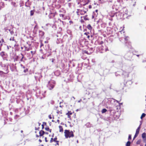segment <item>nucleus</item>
I'll use <instances>...</instances> for the list:
<instances>
[{
  "label": "nucleus",
  "mask_w": 146,
  "mask_h": 146,
  "mask_svg": "<svg viewBox=\"0 0 146 146\" xmlns=\"http://www.w3.org/2000/svg\"><path fill=\"white\" fill-rule=\"evenodd\" d=\"M88 4V3H86V4H84L83 5H84V6H85V5H86V4Z\"/></svg>",
  "instance_id": "55"
},
{
  "label": "nucleus",
  "mask_w": 146,
  "mask_h": 146,
  "mask_svg": "<svg viewBox=\"0 0 146 146\" xmlns=\"http://www.w3.org/2000/svg\"><path fill=\"white\" fill-rule=\"evenodd\" d=\"M128 37H126L125 38V39L126 41H127L128 40Z\"/></svg>",
  "instance_id": "33"
},
{
  "label": "nucleus",
  "mask_w": 146,
  "mask_h": 146,
  "mask_svg": "<svg viewBox=\"0 0 146 146\" xmlns=\"http://www.w3.org/2000/svg\"><path fill=\"white\" fill-rule=\"evenodd\" d=\"M10 119V121H11V120H12V119H11V118H10V119Z\"/></svg>",
  "instance_id": "64"
},
{
  "label": "nucleus",
  "mask_w": 146,
  "mask_h": 146,
  "mask_svg": "<svg viewBox=\"0 0 146 146\" xmlns=\"http://www.w3.org/2000/svg\"><path fill=\"white\" fill-rule=\"evenodd\" d=\"M120 101H114V104L115 106L116 107L120 106L122 104V103H120L119 102Z\"/></svg>",
  "instance_id": "3"
},
{
  "label": "nucleus",
  "mask_w": 146,
  "mask_h": 146,
  "mask_svg": "<svg viewBox=\"0 0 146 146\" xmlns=\"http://www.w3.org/2000/svg\"><path fill=\"white\" fill-rule=\"evenodd\" d=\"M145 114L144 113H142L141 117V118L142 119L145 116Z\"/></svg>",
  "instance_id": "14"
},
{
  "label": "nucleus",
  "mask_w": 146,
  "mask_h": 146,
  "mask_svg": "<svg viewBox=\"0 0 146 146\" xmlns=\"http://www.w3.org/2000/svg\"><path fill=\"white\" fill-rule=\"evenodd\" d=\"M44 34V33L41 31H39V35L41 36H42Z\"/></svg>",
  "instance_id": "6"
},
{
  "label": "nucleus",
  "mask_w": 146,
  "mask_h": 146,
  "mask_svg": "<svg viewBox=\"0 0 146 146\" xmlns=\"http://www.w3.org/2000/svg\"><path fill=\"white\" fill-rule=\"evenodd\" d=\"M34 29H37V25H36L35 26V27H34Z\"/></svg>",
  "instance_id": "28"
},
{
  "label": "nucleus",
  "mask_w": 146,
  "mask_h": 146,
  "mask_svg": "<svg viewBox=\"0 0 146 146\" xmlns=\"http://www.w3.org/2000/svg\"><path fill=\"white\" fill-rule=\"evenodd\" d=\"M52 62H54V59L53 58H52Z\"/></svg>",
  "instance_id": "44"
},
{
  "label": "nucleus",
  "mask_w": 146,
  "mask_h": 146,
  "mask_svg": "<svg viewBox=\"0 0 146 146\" xmlns=\"http://www.w3.org/2000/svg\"><path fill=\"white\" fill-rule=\"evenodd\" d=\"M11 46H7V49L8 50H9V48H11Z\"/></svg>",
  "instance_id": "39"
},
{
  "label": "nucleus",
  "mask_w": 146,
  "mask_h": 146,
  "mask_svg": "<svg viewBox=\"0 0 146 146\" xmlns=\"http://www.w3.org/2000/svg\"><path fill=\"white\" fill-rule=\"evenodd\" d=\"M17 116V115H15V117H16V116Z\"/></svg>",
  "instance_id": "63"
},
{
  "label": "nucleus",
  "mask_w": 146,
  "mask_h": 146,
  "mask_svg": "<svg viewBox=\"0 0 146 146\" xmlns=\"http://www.w3.org/2000/svg\"><path fill=\"white\" fill-rule=\"evenodd\" d=\"M38 125H39V126H40V124H41L40 123H39V122H38Z\"/></svg>",
  "instance_id": "51"
},
{
  "label": "nucleus",
  "mask_w": 146,
  "mask_h": 146,
  "mask_svg": "<svg viewBox=\"0 0 146 146\" xmlns=\"http://www.w3.org/2000/svg\"><path fill=\"white\" fill-rule=\"evenodd\" d=\"M146 136V134L145 133H143L142 134V137L144 139L145 138Z\"/></svg>",
  "instance_id": "8"
},
{
  "label": "nucleus",
  "mask_w": 146,
  "mask_h": 146,
  "mask_svg": "<svg viewBox=\"0 0 146 146\" xmlns=\"http://www.w3.org/2000/svg\"><path fill=\"white\" fill-rule=\"evenodd\" d=\"M45 141L46 142H48V141L47 140V138L46 137H45Z\"/></svg>",
  "instance_id": "37"
},
{
  "label": "nucleus",
  "mask_w": 146,
  "mask_h": 146,
  "mask_svg": "<svg viewBox=\"0 0 146 146\" xmlns=\"http://www.w3.org/2000/svg\"><path fill=\"white\" fill-rule=\"evenodd\" d=\"M140 125L139 126V127H138L137 129H138V130H140Z\"/></svg>",
  "instance_id": "43"
},
{
  "label": "nucleus",
  "mask_w": 146,
  "mask_h": 146,
  "mask_svg": "<svg viewBox=\"0 0 146 146\" xmlns=\"http://www.w3.org/2000/svg\"><path fill=\"white\" fill-rule=\"evenodd\" d=\"M0 46H2L3 45V43L1 42V41H0Z\"/></svg>",
  "instance_id": "34"
},
{
  "label": "nucleus",
  "mask_w": 146,
  "mask_h": 146,
  "mask_svg": "<svg viewBox=\"0 0 146 146\" xmlns=\"http://www.w3.org/2000/svg\"><path fill=\"white\" fill-rule=\"evenodd\" d=\"M4 73V72L1 71H0V74H2Z\"/></svg>",
  "instance_id": "31"
},
{
  "label": "nucleus",
  "mask_w": 146,
  "mask_h": 146,
  "mask_svg": "<svg viewBox=\"0 0 146 146\" xmlns=\"http://www.w3.org/2000/svg\"><path fill=\"white\" fill-rule=\"evenodd\" d=\"M59 131L60 132H62L63 131V129L62 127V126L60 125L59 126Z\"/></svg>",
  "instance_id": "7"
},
{
  "label": "nucleus",
  "mask_w": 146,
  "mask_h": 146,
  "mask_svg": "<svg viewBox=\"0 0 146 146\" xmlns=\"http://www.w3.org/2000/svg\"><path fill=\"white\" fill-rule=\"evenodd\" d=\"M58 142H59V141H56V142L57 143L56 144H57L58 145Z\"/></svg>",
  "instance_id": "47"
},
{
  "label": "nucleus",
  "mask_w": 146,
  "mask_h": 146,
  "mask_svg": "<svg viewBox=\"0 0 146 146\" xmlns=\"http://www.w3.org/2000/svg\"><path fill=\"white\" fill-rule=\"evenodd\" d=\"M80 14L83 15L86 12V11L83 10H80Z\"/></svg>",
  "instance_id": "4"
},
{
  "label": "nucleus",
  "mask_w": 146,
  "mask_h": 146,
  "mask_svg": "<svg viewBox=\"0 0 146 146\" xmlns=\"http://www.w3.org/2000/svg\"><path fill=\"white\" fill-rule=\"evenodd\" d=\"M48 117L50 119H52V117L50 115H48Z\"/></svg>",
  "instance_id": "30"
},
{
  "label": "nucleus",
  "mask_w": 146,
  "mask_h": 146,
  "mask_svg": "<svg viewBox=\"0 0 146 146\" xmlns=\"http://www.w3.org/2000/svg\"><path fill=\"white\" fill-rule=\"evenodd\" d=\"M12 4L13 6L15 7H16V5H16L15 3L14 2H12Z\"/></svg>",
  "instance_id": "20"
},
{
  "label": "nucleus",
  "mask_w": 146,
  "mask_h": 146,
  "mask_svg": "<svg viewBox=\"0 0 146 146\" xmlns=\"http://www.w3.org/2000/svg\"><path fill=\"white\" fill-rule=\"evenodd\" d=\"M108 100L109 101H110V100H111V98H109V100Z\"/></svg>",
  "instance_id": "60"
},
{
  "label": "nucleus",
  "mask_w": 146,
  "mask_h": 146,
  "mask_svg": "<svg viewBox=\"0 0 146 146\" xmlns=\"http://www.w3.org/2000/svg\"><path fill=\"white\" fill-rule=\"evenodd\" d=\"M138 135L135 133L133 137V139H134Z\"/></svg>",
  "instance_id": "24"
},
{
  "label": "nucleus",
  "mask_w": 146,
  "mask_h": 146,
  "mask_svg": "<svg viewBox=\"0 0 146 146\" xmlns=\"http://www.w3.org/2000/svg\"><path fill=\"white\" fill-rule=\"evenodd\" d=\"M90 36H89V35H88V36L87 37H88V38H90Z\"/></svg>",
  "instance_id": "53"
},
{
  "label": "nucleus",
  "mask_w": 146,
  "mask_h": 146,
  "mask_svg": "<svg viewBox=\"0 0 146 146\" xmlns=\"http://www.w3.org/2000/svg\"><path fill=\"white\" fill-rule=\"evenodd\" d=\"M72 113H70L69 112H68V113H67L66 115H68V117H69L70 116V115H71Z\"/></svg>",
  "instance_id": "15"
},
{
  "label": "nucleus",
  "mask_w": 146,
  "mask_h": 146,
  "mask_svg": "<svg viewBox=\"0 0 146 146\" xmlns=\"http://www.w3.org/2000/svg\"><path fill=\"white\" fill-rule=\"evenodd\" d=\"M10 40H13V41H14V40H14V38L13 37V38H10Z\"/></svg>",
  "instance_id": "32"
},
{
  "label": "nucleus",
  "mask_w": 146,
  "mask_h": 146,
  "mask_svg": "<svg viewBox=\"0 0 146 146\" xmlns=\"http://www.w3.org/2000/svg\"><path fill=\"white\" fill-rule=\"evenodd\" d=\"M39 141L40 142H42V140L40 139H39Z\"/></svg>",
  "instance_id": "49"
},
{
  "label": "nucleus",
  "mask_w": 146,
  "mask_h": 146,
  "mask_svg": "<svg viewBox=\"0 0 146 146\" xmlns=\"http://www.w3.org/2000/svg\"><path fill=\"white\" fill-rule=\"evenodd\" d=\"M45 129L47 131H49V128L48 127H45Z\"/></svg>",
  "instance_id": "22"
},
{
  "label": "nucleus",
  "mask_w": 146,
  "mask_h": 146,
  "mask_svg": "<svg viewBox=\"0 0 146 146\" xmlns=\"http://www.w3.org/2000/svg\"><path fill=\"white\" fill-rule=\"evenodd\" d=\"M92 7V6L91 5H90L89 6V9H91Z\"/></svg>",
  "instance_id": "40"
},
{
  "label": "nucleus",
  "mask_w": 146,
  "mask_h": 146,
  "mask_svg": "<svg viewBox=\"0 0 146 146\" xmlns=\"http://www.w3.org/2000/svg\"><path fill=\"white\" fill-rule=\"evenodd\" d=\"M31 52L32 55L34 54L35 53V52L33 51H31Z\"/></svg>",
  "instance_id": "26"
},
{
  "label": "nucleus",
  "mask_w": 146,
  "mask_h": 146,
  "mask_svg": "<svg viewBox=\"0 0 146 146\" xmlns=\"http://www.w3.org/2000/svg\"><path fill=\"white\" fill-rule=\"evenodd\" d=\"M57 121L58 123H59V120H58H58H57Z\"/></svg>",
  "instance_id": "54"
},
{
  "label": "nucleus",
  "mask_w": 146,
  "mask_h": 146,
  "mask_svg": "<svg viewBox=\"0 0 146 146\" xmlns=\"http://www.w3.org/2000/svg\"><path fill=\"white\" fill-rule=\"evenodd\" d=\"M60 112V111H59L58 110H57V113L58 114Z\"/></svg>",
  "instance_id": "48"
},
{
  "label": "nucleus",
  "mask_w": 146,
  "mask_h": 146,
  "mask_svg": "<svg viewBox=\"0 0 146 146\" xmlns=\"http://www.w3.org/2000/svg\"><path fill=\"white\" fill-rule=\"evenodd\" d=\"M9 31L10 32V33L11 35H13V34L14 32L13 31H11L10 29L9 30Z\"/></svg>",
  "instance_id": "21"
},
{
  "label": "nucleus",
  "mask_w": 146,
  "mask_h": 146,
  "mask_svg": "<svg viewBox=\"0 0 146 146\" xmlns=\"http://www.w3.org/2000/svg\"><path fill=\"white\" fill-rule=\"evenodd\" d=\"M60 17H64V15L62 14H60Z\"/></svg>",
  "instance_id": "29"
},
{
  "label": "nucleus",
  "mask_w": 146,
  "mask_h": 146,
  "mask_svg": "<svg viewBox=\"0 0 146 146\" xmlns=\"http://www.w3.org/2000/svg\"><path fill=\"white\" fill-rule=\"evenodd\" d=\"M53 141L54 142H56V140H57V138L55 137V138L54 139H53Z\"/></svg>",
  "instance_id": "25"
},
{
  "label": "nucleus",
  "mask_w": 146,
  "mask_h": 146,
  "mask_svg": "<svg viewBox=\"0 0 146 146\" xmlns=\"http://www.w3.org/2000/svg\"><path fill=\"white\" fill-rule=\"evenodd\" d=\"M42 129H43L44 128V125L43 124H42Z\"/></svg>",
  "instance_id": "42"
},
{
  "label": "nucleus",
  "mask_w": 146,
  "mask_h": 146,
  "mask_svg": "<svg viewBox=\"0 0 146 146\" xmlns=\"http://www.w3.org/2000/svg\"><path fill=\"white\" fill-rule=\"evenodd\" d=\"M53 141V139L52 138L50 141V142L51 143Z\"/></svg>",
  "instance_id": "27"
},
{
  "label": "nucleus",
  "mask_w": 146,
  "mask_h": 146,
  "mask_svg": "<svg viewBox=\"0 0 146 146\" xmlns=\"http://www.w3.org/2000/svg\"><path fill=\"white\" fill-rule=\"evenodd\" d=\"M130 142L129 141L127 142L126 144V146H130Z\"/></svg>",
  "instance_id": "12"
},
{
  "label": "nucleus",
  "mask_w": 146,
  "mask_h": 146,
  "mask_svg": "<svg viewBox=\"0 0 146 146\" xmlns=\"http://www.w3.org/2000/svg\"><path fill=\"white\" fill-rule=\"evenodd\" d=\"M45 133L46 134H48V132H45Z\"/></svg>",
  "instance_id": "57"
},
{
  "label": "nucleus",
  "mask_w": 146,
  "mask_h": 146,
  "mask_svg": "<svg viewBox=\"0 0 146 146\" xmlns=\"http://www.w3.org/2000/svg\"><path fill=\"white\" fill-rule=\"evenodd\" d=\"M27 69H26V70H24V72H25V73L27 72Z\"/></svg>",
  "instance_id": "38"
},
{
  "label": "nucleus",
  "mask_w": 146,
  "mask_h": 146,
  "mask_svg": "<svg viewBox=\"0 0 146 146\" xmlns=\"http://www.w3.org/2000/svg\"><path fill=\"white\" fill-rule=\"evenodd\" d=\"M55 84V82L54 80H51L48 81L47 87L50 90H51L54 88Z\"/></svg>",
  "instance_id": "2"
},
{
  "label": "nucleus",
  "mask_w": 146,
  "mask_h": 146,
  "mask_svg": "<svg viewBox=\"0 0 146 146\" xmlns=\"http://www.w3.org/2000/svg\"><path fill=\"white\" fill-rule=\"evenodd\" d=\"M36 137H39V136L38 135H36Z\"/></svg>",
  "instance_id": "50"
},
{
  "label": "nucleus",
  "mask_w": 146,
  "mask_h": 146,
  "mask_svg": "<svg viewBox=\"0 0 146 146\" xmlns=\"http://www.w3.org/2000/svg\"><path fill=\"white\" fill-rule=\"evenodd\" d=\"M141 142V139H139L136 142V144L137 145L139 144Z\"/></svg>",
  "instance_id": "13"
},
{
  "label": "nucleus",
  "mask_w": 146,
  "mask_h": 146,
  "mask_svg": "<svg viewBox=\"0 0 146 146\" xmlns=\"http://www.w3.org/2000/svg\"><path fill=\"white\" fill-rule=\"evenodd\" d=\"M34 12H35V11L34 10H31L30 11V16H33L34 15Z\"/></svg>",
  "instance_id": "9"
},
{
  "label": "nucleus",
  "mask_w": 146,
  "mask_h": 146,
  "mask_svg": "<svg viewBox=\"0 0 146 146\" xmlns=\"http://www.w3.org/2000/svg\"><path fill=\"white\" fill-rule=\"evenodd\" d=\"M139 55H137V56H138V57H139Z\"/></svg>",
  "instance_id": "62"
},
{
  "label": "nucleus",
  "mask_w": 146,
  "mask_h": 146,
  "mask_svg": "<svg viewBox=\"0 0 146 146\" xmlns=\"http://www.w3.org/2000/svg\"><path fill=\"white\" fill-rule=\"evenodd\" d=\"M75 99V98L74 97H72L71 98V100H74Z\"/></svg>",
  "instance_id": "35"
},
{
  "label": "nucleus",
  "mask_w": 146,
  "mask_h": 146,
  "mask_svg": "<svg viewBox=\"0 0 146 146\" xmlns=\"http://www.w3.org/2000/svg\"><path fill=\"white\" fill-rule=\"evenodd\" d=\"M131 135H129V137H128V140L131 139Z\"/></svg>",
  "instance_id": "23"
},
{
  "label": "nucleus",
  "mask_w": 146,
  "mask_h": 146,
  "mask_svg": "<svg viewBox=\"0 0 146 146\" xmlns=\"http://www.w3.org/2000/svg\"><path fill=\"white\" fill-rule=\"evenodd\" d=\"M43 46V44L42 43H41V44H40V46Z\"/></svg>",
  "instance_id": "45"
},
{
  "label": "nucleus",
  "mask_w": 146,
  "mask_h": 146,
  "mask_svg": "<svg viewBox=\"0 0 146 146\" xmlns=\"http://www.w3.org/2000/svg\"><path fill=\"white\" fill-rule=\"evenodd\" d=\"M39 133L40 134L39 136H41L45 133V132L43 130H41L39 131Z\"/></svg>",
  "instance_id": "5"
},
{
  "label": "nucleus",
  "mask_w": 146,
  "mask_h": 146,
  "mask_svg": "<svg viewBox=\"0 0 146 146\" xmlns=\"http://www.w3.org/2000/svg\"><path fill=\"white\" fill-rule=\"evenodd\" d=\"M139 130H138V129H137L135 133L136 134L138 135L139 132Z\"/></svg>",
  "instance_id": "19"
},
{
  "label": "nucleus",
  "mask_w": 146,
  "mask_h": 146,
  "mask_svg": "<svg viewBox=\"0 0 146 146\" xmlns=\"http://www.w3.org/2000/svg\"><path fill=\"white\" fill-rule=\"evenodd\" d=\"M49 131H50V132H51V129H50H50H49Z\"/></svg>",
  "instance_id": "59"
},
{
  "label": "nucleus",
  "mask_w": 146,
  "mask_h": 146,
  "mask_svg": "<svg viewBox=\"0 0 146 146\" xmlns=\"http://www.w3.org/2000/svg\"><path fill=\"white\" fill-rule=\"evenodd\" d=\"M21 55H22V57L21 58V59L20 61L21 62L23 61V59L24 58V56H23V54H21Z\"/></svg>",
  "instance_id": "17"
},
{
  "label": "nucleus",
  "mask_w": 146,
  "mask_h": 146,
  "mask_svg": "<svg viewBox=\"0 0 146 146\" xmlns=\"http://www.w3.org/2000/svg\"><path fill=\"white\" fill-rule=\"evenodd\" d=\"M79 110L78 109H77L76 110V111H78Z\"/></svg>",
  "instance_id": "58"
},
{
  "label": "nucleus",
  "mask_w": 146,
  "mask_h": 146,
  "mask_svg": "<svg viewBox=\"0 0 146 146\" xmlns=\"http://www.w3.org/2000/svg\"><path fill=\"white\" fill-rule=\"evenodd\" d=\"M64 133L65 137L66 138L68 137H72L74 136L73 132L72 131H70L69 130H65Z\"/></svg>",
  "instance_id": "1"
},
{
  "label": "nucleus",
  "mask_w": 146,
  "mask_h": 146,
  "mask_svg": "<svg viewBox=\"0 0 146 146\" xmlns=\"http://www.w3.org/2000/svg\"><path fill=\"white\" fill-rule=\"evenodd\" d=\"M1 42L3 43V42H4V39L3 38L1 39Z\"/></svg>",
  "instance_id": "41"
},
{
  "label": "nucleus",
  "mask_w": 146,
  "mask_h": 146,
  "mask_svg": "<svg viewBox=\"0 0 146 146\" xmlns=\"http://www.w3.org/2000/svg\"><path fill=\"white\" fill-rule=\"evenodd\" d=\"M107 111V110L105 108L103 109L102 111V113H105Z\"/></svg>",
  "instance_id": "10"
},
{
  "label": "nucleus",
  "mask_w": 146,
  "mask_h": 146,
  "mask_svg": "<svg viewBox=\"0 0 146 146\" xmlns=\"http://www.w3.org/2000/svg\"><path fill=\"white\" fill-rule=\"evenodd\" d=\"M110 101H109L108 102H107V104H106V106H107V105H107V103H108V104H109L110 103Z\"/></svg>",
  "instance_id": "46"
},
{
  "label": "nucleus",
  "mask_w": 146,
  "mask_h": 146,
  "mask_svg": "<svg viewBox=\"0 0 146 146\" xmlns=\"http://www.w3.org/2000/svg\"><path fill=\"white\" fill-rule=\"evenodd\" d=\"M89 33H84V34L86 35H87Z\"/></svg>",
  "instance_id": "36"
},
{
  "label": "nucleus",
  "mask_w": 146,
  "mask_h": 146,
  "mask_svg": "<svg viewBox=\"0 0 146 146\" xmlns=\"http://www.w3.org/2000/svg\"><path fill=\"white\" fill-rule=\"evenodd\" d=\"M21 133H23V130H21Z\"/></svg>",
  "instance_id": "61"
},
{
  "label": "nucleus",
  "mask_w": 146,
  "mask_h": 146,
  "mask_svg": "<svg viewBox=\"0 0 146 146\" xmlns=\"http://www.w3.org/2000/svg\"><path fill=\"white\" fill-rule=\"evenodd\" d=\"M10 114L11 115H12V113L11 112H10Z\"/></svg>",
  "instance_id": "52"
},
{
  "label": "nucleus",
  "mask_w": 146,
  "mask_h": 146,
  "mask_svg": "<svg viewBox=\"0 0 146 146\" xmlns=\"http://www.w3.org/2000/svg\"><path fill=\"white\" fill-rule=\"evenodd\" d=\"M1 46H0V51L1 50Z\"/></svg>",
  "instance_id": "56"
},
{
  "label": "nucleus",
  "mask_w": 146,
  "mask_h": 146,
  "mask_svg": "<svg viewBox=\"0 0 146 146\" xmlns=\"http://www.w3.org/2000/svg\"><path fill=\"white\" fill-rule=\"evenodd\" d=\"M80 9H78L77 10V11H76V13L78 15H79L80 14Z\"/></svg>",
  "instance_id": "16"
},
{
  "label": "nucleus",
  "mask_w": 146,
  "mask_h": 146,
  "mask_svg": "<svg viewBox=\"0 0 146 146\" xmlns=\"http://www.w3.org/2000/svg\"><path fill=\"white\" fill-rule=\"evenodd\" d=\"M87 27L88 29L89 30H91L92 29V27L91 25L90 24H89L88 25Z\"/></svg>",
  "instance_id": "11"
},
{
  "label": "nucleus",
  "mask_w": 146,
  "mask_h": 146,
  "mask_svg": "<svg viewBox=\"0 0 146 146\" xmlns=\"http://www.w3.org/2000/svg\"><path fill=\"white\" fill-rule=\"evenodd\" d=\"M0 55L2 56H3L4 55V53L3 52H1Z\"/></svg>",
  "instance_id": "18"
}]
</instances>
